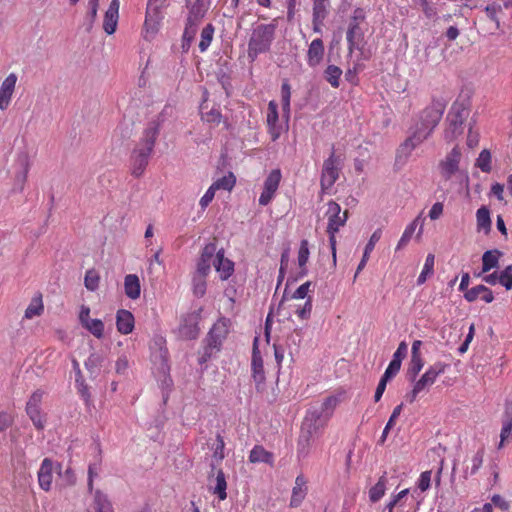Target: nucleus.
Segmentation results:
<instances>
[{"instance_id":"obj_30","label":"nucleus","mask_w":512,"mask_h":512,"mask_svg":"<svg viewBox=\"0 0 512 512\" xmlns=\"http://www.w3.org/2000/svg\"><path fill=\"white\" fill-rule=\"evenodd\" d=\"M387 482V472L384 471L377 483L369 490V500L372 503L378 502L385 495Z\"/></svg>"},{"instance_id":"obj_59","label":"nucleus","mask_w":512,"mask_h":512,"mask_svg":"<svg viewBox=\"0 0 512 512\" xmlns=\"http://www.w3.org/2000/svg\"><path fill=\"white\" fill-rule=\"evenodd\" d=\"M484 458V449H479L471 458L470 474H475L482 466Z\"/></svg>"},{"instance_id":"obj_10","label":"nucleus","mask_w":512,"mask_h":512,"mask_svg":"<svg viewBox=\"0 0 512 512\" xmlns=\"http://www.w3.org/2000/svg\"><path fill=\"white\" fill-rule=\"evenodd\" d=\"M331 417L319 405H312L306 412L302 425L312 430L323 428Z\"/></svg>"},{"instance_id":"obj_51","label":"nucleus","mask_w":512,"mask_h":512,"mask_svg":"<svg viewBox=\"0 0 512 512\" xmlns=\"http://www.w3.org/2000/svg\"><path fill=\"white\" fill-rule=\"evenodd\" d=\"M235 185V177L232 173H230L228 176H223L222 178L215 181L212 186L213 189L219 190H231Z\"/></svg>"},{"instance_id":"obj_49","label":"nucleus","mask_w":512,"mask_h":512,"mask_svg":"<svg viewBox=\"0 0 512 512\" xmlns=\"http://www.w3.org/2000/svg\"><path fill=\"white\" fill-rule=\"evenodd\" d=\"M85 368L90 373L91 377H95L100 371V357L99 354H90L85 361Z\"/></svg>"},{"instance_id":"obj_47","label":"nucleus","mask_w":512,"mask_h":512,"mask_svg":"<svg viewBox=\"0 0 512 512\" xmlns=\"http://www.w3.org/2000/svg\"><path fill=\"white\" fill-rule=\"evenodd\" d=\"M479 141L480 134L479 131L475 129V121L472 120L471 122H469L466 144L469 148L473 149L478 146Z\"/></svg>"},{"instance_id":"obj_35","label":"nucleus","mask_w":512,"mask_h":512,"mask_svg":"<svg viewBox=\"0 0 512 512\" xmlns=\"http://www.w3.org/2000/svg\"><path fill=\"white\" fill-rule=\"evenodd\" d=\"M406 356L407 354H393V359L390 361L382 377L385 378V380L393 378L399 372L401 362Z\"/></svg>"},{"instance_id":"obj_31","label":"nucleus","mask_w":512,"mask_h":512,"mask_svg":"<svg viewBox=\"0 0 512 512\" xmlns=\"http://www.w3.org/2000/svg\"><path fill=\"white\" fill-rule=\"evenodd\" d=\"M363 40V32L357 23H350L347 31V42L349 50L352 52L354 48L358 49L360 42Z\"/></svg>"},{"instance_id":"obj_18","label":"nucleus","mask_w":512,"mask_h":512,"mask_svg":"<svg viewBox=\"0 0 512 512\" xmlns=\"http://www.w3.org/2000/svg\"><path fill=\"white\" fill-rule=\"evenodd\" d=\"M216 253V243L211 242L205 245L200 259L197 263V274L207 275L210 271L211 261L214 260Z\"/></svg>"},{"instance_id":"obj_37","label":"nucleus","mask_w":512,"mask_h":512,"mask_svg":"<svg viewBox=\"0 0 512 512\" xmlns=\"http://www.w3.org/2000/svg\"><path fill=\"white\" fill-rule=\"evenodd\" d=\"M475 166L484 173L492 170V155L488 149H483L476 159Z\"/></svg>"},{"instance_id":"obj_33","label":"nucleus","mask_w":512,"mask_h":512,"mask_svg":"<svg viewBox=\"0 0 512 512\" xmlns=\"http://www.w3.org/2000/svg\"><path fill=\"white\" fill-rule=\"evenodd\" d=\"M477 228L479 231L488 233L491 230L490 211L486 206H482L477 210Z\"/></svg>"},{"instance_id":"obj_1","label":"nucleus","mask_w":512,"mask_h":512,"mask_svg":"<svg viewBox=\"0 0 512 512\" xmlns=\"http://www.w3.org/2000/svg\"><path fill=\"white\" fill-rule=\"evenodd\" d=\"M444 110L445 103L442 101H433L429 107L424 109L420 114V122L416 124L413 135L401 145L399 152L406 151L408 154L426 139L441 120Z\"/></svg>"},{"instance_id":"obj_38","label":"nucleus","mask_w":512,"mask_h":512,"mask_svg":"<svg viewBox=\"0 0 512 512\" xmlns=\"http://www.w3.org/2000/svg\"><path fill=\"white\" fill-rule=\"evenodd\" d=\"M44 306L42 302V296L39 294L37 297H34L29 304V306L25 310L24 317L26 319H32L34 316H40L43 313Z\"/></svg>"},{"instance_id":"obj_2","label":"nucleus","mask_w":512,"mask_h":512,"mask_svg":"<svg viewBox=\"0 0 512 512\" xmlns=\"http://www.w3.org/2000/svg\"><path fill=\"white\" fill-rule=\"evenodd\" d=\"M159 132L160 122L158 120L150 121L143 132V138L132 151L130 157L131 174L133 176L140 177L144 173Z\"/></svg>"},{"instance_id":"obj_62","label":"nucleus","mask_w":512,"mask_h":512,"mask_svg":"<svg viewBox=\"0 0 512 512\" xmlns=\"http://www.w3.org/2000/svg\"><path fill=\"white\" fill-rule=\"evenodd\" d=\"M14 422V417L11 413L0 411V432L5 431Z\"/></svg>"},{"instance_id":"obj_48","label":"nucleus","mask_w":512,"mask_h":512,"mask_svg":"<svg viewBox=\"0 0 512 512\" xmlns=\"http://www.w3.org/2000/svg\"><path fill=\"white\" fill-rule=\"evenodd\" d=\"M434 260H435V257L433 254L427 255L425 264H424V268L417 279V283L419 285L423 284L426 281L427 276L431 275L433 273Z\"/></svg>"},{"instance_id":"obj_45","label":"nucleus","mask_w":512,"mask_h":512,"mask_svg":"<svg viewBox=\"0 0 512 512\" xmlns=\"http://www.w3.org/2000/svg\"><path fill=\"white\" fill-rule=\"evenodd\" d=\"M424 362L421 358V354H412L411 362L407 371V374L411 380H414L417 374L423 368Z\"/></svg>"},{"instance_id":"obj_23","label":"nucleus","mask_w":512,"mask_h":512,"mask_svg":"<svg viewBox=\"0 0 512 512\" xmlns=\"http://www.w3.org/2000/svg\"><path fill=\"white\" fill-rule=\"evenodd\" d=\"M116 326L117 330L122 334H129L134 328V316L133 314L124 309H120L116 315Z\"/></svg>"},{"instance_id":"obj_43","label":"nucleus","mask_w":512,"mask_h":512,"mask_svg":"<svg viewBox=\"0 0 512 512\" xmlns=\"http://www.w3.org/2000/svg\"><path fill=\"white\" fill-rule=\"evenodd\" d=\"M100 276L95 269L86 271L84 285L89 291H96L99 287Z\"/></svg>"},{"instance_id":"obj_46","label":"nucleus","mask_w":512,"mask_h":512,"mask_svg":"<svg viewBox=\"0 0 512 512\" xmlns=\"http://www.w3.org/2000/svg\"><path fill=\"white\" fill-rule=\"evenodd\" d=\"M502 6L498 3H492V4H489L485 7V13L487 15V17L492 20L493 22H495V28L498 30L500 29L501 25H500V20L498 18V14L499 13H502Z\"/></svg>"},{"instance_id":"obj_53","label":"nucleus","mask_w":512,"mask_h":512,"mask_svg":"<svg viewBox=\"0 0 512 512\" xmlns=\"http://www.w3.org/2000/svg\"><path fill=\"white\" fill-rule=\"evenodd\" d=\"M291 87L288 82H284L281 86L282 109L284 113L290 112Z\"/></svg>"},{"instance_id":"obj_44","label":"nucleus","mask_w":512,"mask_h":512,"mask_svg":"<svg viewBox=\"0 0 512 512\" xmlns=\"http://www.w3.org/2000/svg\"><path fill=\"white\" fill-rule=\"evenodd\" d=\"M214 34V27L212 24H207L201 32V40L199 43L200 51L204 52L211 44Z\"/></svg>"},{"instance_id":"obj_28","label":"nucleus","mask_w":512,"mask_h":512,"mask_svg":"<svg viewBox=\"0 0 512 512\" xmlns=\"http://www.w3.org/2000/svg\"><path fill=\"white\" fill-rule=\"evenodd\" d=\"M124 290L125 294L130 299H137L140 296L141 287L140 281L137 275L129 274L124 279Z\"/></svg>"},{"instance_id":"obj_14","label":"nucleus","mask_w":512,"mask_h":512,"mask_svg":"<svg viewBox=\"0 0 512 512\" xmlns=\"http://www.w3.org/2000/svg\"><path fill=\"white\" fill-rule=\"evenodd\" d=\"M16 82L17 76L14 73L9 74L2 82L0 87V110L4 111L8 108Z\"/></svg>"},{"instance_id":"obj_5","label":"nucleus","mask_w":512,"mask_h":512,"mask_svg":"<svg viewBox=\"0 0 512 512\" xmlns=\"http://www.w3.org/2000/svg\"><path fill=\"white\" fill-rule=\"evenodd\" d=\"M151 362L153 365L152 372L161 390L163 404L166 405L174 389L168 354H151Z\"/></svg>"},{"instance_id":"obj_58","label":"nucleus","mask_w":512,"mask_h":512,"mask_svg":"<svg viewBox=\"0 0 512 512\" xmlns=\"http://www.w3.org/2000/svg\"><path fill=\"white\" fill-rule=\"evenodd\" d=\"M499 283L503 285L507 290L512 288V265L507 266L499 274Z\"/></svg>"},{"instance_id":"obj_7","label":"nucleus","mask_w":512,"mask_h":512,"mask_svg":"<svg viewBox=\"0 0 512 512\" xmlns=\"http://www.w3.org/2000/svg\"><path fill=\"white\" fill-rule=\"evenodd\" d=\"M230 325V320L224 317L214 323L206 337L207 346L210 349L219 350L221 348L222 342L226 339L229 333Z\"/></svg>"},{"instance_id":"obj_34","label":"nucleus","mask_w":512,"mask_h":512,"mask_svg":"<svg viewBox=\"0 0 512 512\" xmlns=\"http://www.w3.org/2000/svg\"><path fill=\"white\" fill-rule=\"evenodd\" d=\"M227 482L225 474L222 469H218L216 472L215 486L213 487V493L217 495L219 500H225L227 498Z\"/></svg>"},{"instance_id":"obj_25","label":"nucleus","mask_w":512,"mask_h":512,"mask_svg":"<svg viewBox=\"0 0 512 512\" xmlns=\"http://www.w3.org/2000/svg\"><path fill=\"white\" fill-rule=\"evenodd\" d=\"M278 106L274 101H270L268 104L267 124L272 140L275 141L280 135V129L277 128L276 123L278 122Z\"/></svg>"},{"instance_id":"obj_39","label":"nucleus","mask_w":512,"mask_h":512,"mask_svg":"<svg viewBox=\"0 0 512 512\" xmlns=\"http://www.w3.org/2000/svg\"><path fill=\"white\" fill-rule=\"evenodd\" d=\"M25 410H26V413L29 416L30 420L32 421L34 427L37 430H43L45 427L46 420L41 413V409L29 406V407H26Z\"/></svg>"},{"instance_id":"obj_50","label":"nucleus","mask_w":512,"mask_h":512,"mask_svg":"<svg viewBox=\"0 0 512 512\" xmlns=\"http://www.w3.org/2000/svg\"><path fill=\"white\" fill-rule=\"evenodd\" d=\"M206 276L196 273L193 277V292L197 297H202L206 293Z\"/></svg>"},{"instance_id":"obj_15","label":"nucleus","mask_w":512,"mask_h":512,"mask_svg":"<svg viewBox=\"0 0 512 512\" xmlns=\"http://www.w3.org/2000/svg\"><path fill=\"white\" fill-rule=\"evenodd\" d=\"M225 251L224 249L217 250L215 253V257L213 260V265L217 272L220 273V278L222 280H227L234 271V263L224 257Z\"/></svg>"},{"instance_id":"obj_57","label":"nucleus","mask_w":512,"mask_h":512,"mask_svg":"<svg viewBox=\"0 0 512 512\" xmlns=\"http://www.w3.org/2000/svg\"><path fill=\"white\" fill-rule=\"evenodd\" d=\"M309 247H308V241L306 239L302 240L300 243V248L298 251V264L299 267L306 266L308 259H309Z\"/></svg>"},{"instance_id":"obj_52","label":"nucleus","mask_w":512,"mask_h":512,"mask_svg":"<svg viewBox=\"0 0 512 512\" xmlns=\"http://www.w3.org/2000/svg\"><path fill=\"white\" fill-rule=\"evenodd\" d=\"M339 403V398L335 395H330L328 397H326L323 402L321 403H318L317 405H319L321 408H323L324 412H326L328 414V416H332L333 415V412L336 408V406L338 405Z\"/></svg>"},{"instance_id":"obj_17","label":"nucleus","mask_w":512,"mask_h":512,"mask_svg":"<svg viewBox=\"0 0 512 512\" xmlns=\"http://www.w3.org/2000/svg\"><path fill=\"white\" fill-rule=\"evenodd\" d=\"M119 5V0H112L105 12L103 29L108 35L113 34L116 30L119 17Z\"/></svg>"},{"instance_id":"obj_42","label":"nucleus","mask_w":512,"mask_h":512,"mask_svg":"<svg viewBox=\"0 0 512 512\" xmlns=\"http://www.w3.org/2000/svg\"><path fill=\"white\" fill-rule=\"evenodd\" d=\"M19 161H20V165L22 167V171L16 175L15 181H16V184L19 185V190L22 191L24 188V184L27 180V175H28L30 166H29L28 157L26 155H23L22 157H20Z\"/></svg>"},{"instance_id":"obj_54","label":"nucleus","mask_w":512,"mask_h":512,"mask_svg":"<svg viewBox=\"0 0 512 512\" xmlns=\"http://www.w3.org/2000/svg\"><path fill=\"white\" fill-rule=\"evenodd\" d=\"M84 327L97 338H101L104 334V323L100 319H92Z\"/></svg>"},{"instance_id":"obj_26","label":"nucleus","mask_w":512,"mask_h":512,"mask_svg":"<svg viewBox=\"0 0 512 512\" xmlns=\"http://www.w3.org/2000/svg\"><path fill=\"white\" fill-rule=\"evenodd\" d=\"M211 449L213 450V461L210 464L211 471L214 472L216 470V465L222 462L225 458V442L224 438L220 432L216 434L215 443H213Z\"/></svg>"},{"instance_id":"obj_22","label":"nucleus","mask_w":512,"mask_h":512,"mask_svg":"<svg viewBox=\"0 0 512 512\" xmlns=\"http://www.w3.org/2000/svg\"><path fill=\"white\" fill-rule=\"evenodd\" d=\"M163 6H157L155 4L147 3L145 27L147 31L151 30L155 32L158 30V25L162 18L161 9Z\"/></svg>"},{"instance_id":"obj_20","label":"nucleus","mask_w":512,"mask_h":512,"mask_svg":"<svg viewBox=\"0 0 512 512\" xmlns=\"http://www.w3.org/2000/svg\"><path fill=\"white\" fill-rule=\"evenodd\" d=\"M464 297L468 302H474L481 299L486 303H491L494 300L493 292L484 285H477L467 290Z\"/></svg>"},{"instance_id":"obj_19","label":"nucleus","mask_w":512,"mask_h":512,"mask_svg":"<svg viewBox=\"0 0 512 512\" xmlns=\"http://www.w3.org/2000/svg\"><path fill=\"white\" fill-rule=\"evenodd\" d=\"M53 461L44 458L38 471V482L41 489L49 491L52 484Z\"/></svg>"},{"instance_id":"obj_27","label":"nucleus","mask_w":512,"mask_h":512,"mask_svg":"<svg viewBox=\"0 0 512 512\" xmlns=\"http://www.w3.org/2000/svg\"><path fill=\"white\" fill-rule=\"evenodd\" d=\"M211 4V0H196L189 8L188 19L201 22Z\"/></svg>"},{"instance_id":"obj_60","label":"nucleus","mask_w":512,"mask_h":512,"mask_svg":"<svg viewBox=\"0 0 512 512\" xmlns=\"http://www.w3.org/2000/svg\"><path fill=\"white\" fill-rule=\"evenodd\" d=\"M326 2L321 0H314L313 4V17L316 19H325L327 11H326Z\"/></svg>"},{"instance_id":"obj_55","label":"nucleus","mask_w":512,"mask_h":512,"mask_svg":"<svg viewBox=\"0 0 512 512\" xmlns=\"http://www.w3.org/2000/svg\"><path fill=\"white\" fill-rule=\"evenodd\" d=\"M425 218L423 217L422 213H420L405 229L404 232L408 233L410 236L413 235L416 228L419 226L417 238H419L423 232V224H424Z\"/></svg>"},{"instance_id":"obj_4","label":"nucleus","mask_w":512,"mask_h":512,"mask_svg":"<svg viewBox=\"0 0 512 512\" xmlns=\"http://www.w3.org/2000/svg\"><path fill=\"white\" fill-rule=\"evenodd\" d=\"M275 31L276 25L273 23L260 24L253 29L248 42V58L251 62L255 61L259 54L270 50Z\"/></svg>"},{"instance_id":"obj_11","label":"nucleus","mask_w":512,"mask_h":512,"mask_svg":"<svg viewBox=\"0 0 512 512\" xmlns=\"http://www.w3.org/2000/svg\"><path fill=\"white\" fill-rule=\"evenodd\" d=\"M281 181V171L279 169L272 170L264 181V188L259 197V204L266 206L273 199L279 183Z\"/></svg>"},{"instance_id":"obj_61","label":"nucleus","mask_w":512,"mask_h":512,"mask_svg":"<svg viewBox=\"0 0 512 512\" xmlns=\"http://www.w3.org/2000/svg\"><path fill=\"white\" fill-rule=\"evenodd\" d=\"M462 153L458 146L453 147L450 152V173L458 169V164L461 160Z\"/></svg>"},{"instance_id":"obj_16","label":"nucleus","mask_w":512,"mask_h":512,"mask_svg":"<svg viewBox=\"0 0 512 512\" xmlns=\"http://www.w3.org/2000/svg\"><path fill=\"white\" fill-rule=\"evenodd\" d=\"M252 377L255 382L257 392H262L265 386L264 361L262 354H252Z\"/></svg>"},{"instance_id":"obj_40","label":"nucleus","mask_w":512,"mask_h":512,"mask_svg":"<svg viewBox=\"0 0 512 512\" xmlns=\"http://www.w3.org/2000/svg\"><path fill=\"white\" fill-rule=\"evenodd\" d=\"M342 70L336 65H328L324 71V77L333 88H338Z\"/></svg>"},{"instance_id":"obj_12","label":"nucleus","mask_w":512,"mask_h":512,"mask_svg":"<svg viewBox=\"0 0 512 512\" xmlns=\"http://www.w3.org/2000/svg\"><path fill=\"white\" fill-rule=\"evenodd\" d=\"M318 431L309 429L307 426L301 425L300 434L297 440V457L298 459L306 458L312 448L314 435Z\"/></svg>"},{"instance_id":"obj_3","label":"nucleus","mask_w":512,"mask_h":512,"mask_svg":"<svg viewBox=\"0 0 512 512\" xmlns=\"http://www.w3.org/2000/svg\"><path fill=\"white\" fill-rule=\"evenodd\" d=\"M473 94V87L464 84L450 107V138L463 134L464 124L471 114Z\"/></svg>"},{"instance_id":"obj_64","label":"nucleus","mask_w":512,"mask_h":512,"mask_svg":"<svg viewBox=\"0 0 512 512\" xmlns=\"http://www.w3.org/2000/svg\"><path fill=\"white\" fill-rule=\"evenodd\" d=\"M431 471H424L421 473L417 486L421 491H426L430 487Z\"/></svg>"},{"instance_id":"obj_63","label":"nucleus","mask_w":512,"mask_h":512,"mask_svg":"<svg viewBox=\"0 0 512 512\" xmlns=\"http://www.w3.org/2000/svg\"><path fill=\"white\" fill-rule=\"evenodd\" d=\"M409 494V489H404L394 495L392 499L387 503L385 510H393L395 506L407 495Z\"/></svg>"},{"instance_id":"obj_29","label":"nucleus","mask_w":512,"mask_h":512,"mask_svg":"<svg viewBox=\"0 0 512 512\" xmlns=\"http://www.w3.org/2000/svg\"><path fill=\"white\" fill-rule=\"evenodd\" d=\"M249 461L251 463H273V454L267 451L263 446L256 445L250 451Z\"/></svg>"},{"instance_id":"obj_24","label":"nucleus","mask_w":512,"mask_h":512,"mask_svg":"<svg viewBox=\"0 0 512 512\" xmlns=\"http://www.w3.org/2000/svg\"><path fill=\"white\" fill-rule=\"evenodd\" d=\"M307 494L306 480L303 475H298L295 479V486L292 490L290 500L291 507H298Z\"/></svg>"},{"instance_id":"obj_9","label":"nucleus","mask_w":512,"mask_h":512,"mask_svg":"<svg viewBox=\"0 0 512 512\" xmlns=\"http://www.w3.org/2000/svg\"><path fill=\"white\" fill-rule=\"evenodd\" d=\"M201 319V310L193 311L182 317L179 331L182 337L186 339H195L199 334V322Z\"/></svg>"},{"instance_id":"obj_13","label":"nucleus","mask_w":512,"mask_h":512,"mask_svg":"<svg viewBox=\"0 0 512 512\" xmlns=\"http://www.w3.org/2000/svg\"><path fill=\"white\" fill-rule=\"evenodd\" d=\"M501 422L500 441L497 445V449H502L506 443L512 440V403L505 405Z\"/></svg>"},{"instance_id":"obj_36","label":"nucleus","mask_w":512,"mask_h":512,"mask_svg":"<svg viewBox=\"0 0 512 512\" xmlns=\"http://www.w3.org/2000/svg\"><path fill=\"white\" fill-rule=\"evenodd\" d=\"M500 252L498 250L486 251L482 256V272H488L497 267Z\"/></svg>"},{"instance_id":"obj_41","label":"nucleus","mask_w":512,"mask_h":512,"mask_svg":"<svg viewBox=\"0 0 512 512\" xmlns=\"http://www.w3.org/2000/svg\"><path fill=\"white\" fill-rule=\"evenodd\" d=\"M199 24H200V22H197V21L187 18V23H186L184 33H183V48H185L186 46L187 47L190 46L191 42L193 41V39L196 35L197 28H198Z\"/></svg>"},{"instance_id":"obj_8","label":"nucleus","mask_w":512,"mask_h":512,"mask_svg":"<svg viewBox=\"0 0 512 512\" xmlns=\"http://www.w3.org/2000/svg\"><path fill=\"white\" fill-rule=\"evenodd\" d=\"M328 225L327 233L332 234L339 231L343 227L348 219V210L341 212V207L338 203L330 201L328 203Z\"/></svg>"},{"instance_id":"obj_56","label":"nucleus","mask_w":512,"mask_h":512,"mask_svg":"<svg viewBox=\"0 0 512 512\" xmlns=\"http://www.w3.org/2000/svg\"><path fill=\"white\" fill-rule=\"evenodd\" d=\"M75 386L78 394L85 402L86 407L89 408L92 405V397L89 386L86 384V382H79V384Z\"/></svg>"},{"instance_id":"obj_6","label":"nucleus","mask_w":512,"mask_h":512,"mask_svg":"<svg viewBox=\"0 0 512 512\" xmlns=\"http://www.w3.org/2000/svg\"><path fill=\"white\" fill-rule=\"evenodd\" d=\"M339 157L335 155L334 146H332L331 155L324 161L321 173L320 185L322 191L330 189L339 177Z\"/></svg>"},{"instance_id":"obj_32","label":"nucleus","mask_w":512,"mask_h":512,"mask_svg":"<svg viewBox=\"0 0 512 512\" xmlns=\"http://www.w3.org/2000/svg\"><path fill=\"white\" fill-rule=\"evenodd\" d=\"M93 504L95 512H114L111 501L101 490L95 491Z\"/></svg>"},{"instance_id":"obj_21","label":"nucleus","mask_w":512,"mask_h":512,"mask_svg":"<svg viewBox=\"0 0 512 512\" xmlns=\"http://www.w3.org/2000/svg\"><path fill=\"white\" fill-rule=\"evenodd\" d=\"M324 56V43L320 38L314 39L307 51V62L311 67L319 65Z\"/></svg>"}]
</instances>
